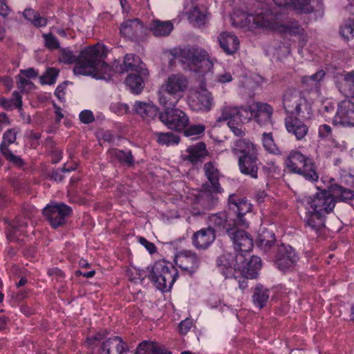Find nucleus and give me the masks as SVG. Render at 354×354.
Returning a JSON list of instances; mask_svg holds the SVG:
<instances>
[{
	"mask_svg": "<svg viewBox=\"0 0 354 354\" xmlns=\"http://www.w3.org/2000/svg\"><path fill=\"white\" fill-rule=\"evenodd\" d=\"M120 35L129 39H137L145 34L143 24L138 19L124 21L120 28Z\"/></svg>",
	"mask_w": 354,
	"mask_h": 354,
	"instance_id": "21",
	"label": "nucleus"
},
{
	"mask_svg": "<svg viewBox=\"0 0 354 354\" xmlns=\"http://www.w3.org/2000/svg\"><path fill=\"white\" fill-rule=\"evenodd\" d=\"M251 120L249 110L246 106H234L225 103L218 109L217 122H227V124L237 137L245 135L241 125Z\"/></svg>",
	"mask_w": 354,
	"mask_h": 354,
	"instance_id": "5",
	"label": "nucleus"
},
{
	"mask_svg": "<svg viewBox=\"0 0 354 354\" xmlns=\"http://www.w3.org/2000/svg\"><path fill=\"white\" fill-rule=\"evenodd\" d=\"M64 86L59 85V86L57 87V88L55 90V94L57 96V97L59 100H62L64 97Z\"/></svg>",
	"mask_w": 354,
	"mask_h": 354,
	"instance_id": "62",
	"label": "nucleus"
},
{
	"mask_svg": "<svg viewBox=\"0 0 354 354\" xmlns=\"http://www.w3.org/2000/svg\"><path fill=\"white\" fill-rule=\"evenodd\" d=\"M217 264L223 274L227 278L237 279L244 277L254 279L257 277L261 268V260L256 256L249 259L246 253H227L218 257Z\"/></svg>",
	"mask_w": 354,
	"mask_h": 354,
	"instance_id": "4",
	"label": "nucleus"
},
{
	"mask_svg": "<svg viewBox=\"0 0 354 354\" xmlns=\"http://www.w3.org/2000/svg\"><path fill=\"white\" fill-rule=\"evenodd\" d=\"M136 354H171V353L158 343L145 341L138 345Z\"/></svg>",
	"mask_w": 354,
	"mask_h": 354,
	"instance_id": "34",
	"label": "nucleus"
},
{
	"mask_svg": "<svg viewBox=\"0 0 354 354\" xmlns=\"http://www.w3.org/2000/svg\"><path fill=\"white\" fill-rule=\"evenodd\" d=\"M353 193L340 186L331 187L329 191L323 190L313 197L306 198V223L316 232L324 227L325 215L333 211L335 207V198L341 200L351 198Z\"/></svg>",
	"mask_w": 354,
	"mask_h": 354,
	"instance_id": "3",
	"label": "nucleus"
},
{
	"mask_svg": "<svg viewBox=\"0 0 354 354\" xmlns=\"http://www.w3.org/2000/svg\"><path fill=\"white\" fill-rule=\"evenodd\" d=\"M228 205L230 210L237 214L236 225L248 227L243 216L252 211V205L246 198L232 194L229 196Z\"/></svg>",
	"mask_w": 354,
	"mask_h": 354,
	"instance_id": "15",
	"label": "nucleus"
},
{
	"mask_svg": "<svg viewBox=\"0 0 354 354\" xmlns=\"http://www.w3.org/2000/svg\"><path fill=\"white\" fill-rule=\"evenodd\" d=\"M23 15L26 19L36 27L45 26L47 24V21L44 17H41L38 12L31 8L26 9Z\"/></svg>",
	"mask_w": 354,
	"mask_h": 354,
	"instance_id": "41",
	"label": "nucleus"
},
{
	"mask_svg": "<svg viewBox=\"0 0 354 354\" xmlns=\"http://www.w3.org/2000/svg\"><path fill=\"white\" fill-rule=\"evenodd\" d=\"M283 104L287 113L299 114L304 111L310 114L311 108L304 96L296 91H287L283 97Z\"/></svg>",
	"mask_w": 354,
	"mask_h": 354,
	"instance_id": "11",
	"label": "nucleus"
},
{
	"mask_svg": "<svg viewBox=\"0 0 354 354\" xmlns=\"http://www.w3.org/2000/svg\"><path fill=\"white\" fill-rule=\"evenodd\" d=\"M339 33L345 39L354 37V19L346 21L341 27Z\"/></svg>",
	"mask_w": 354,
	"mask_h": 354,
	"instance_id": "48",
	"label": "nucleus"
},
{
	"mask_svg": "<svg viewBox=\"0 0 354 354\" xmlns=\"http://www.w3.org/2000/svg\"><path fill=\"white\" fill-rule=\"evenodd\" d=\"M331 127L328 124H322L319 128V136L322 138H328L331 136Z\"/></svg>",
	"mask_w": 354,
	"mask_h": 354,
	"instance_id": "60",
	"label": "nucleus"
},
{
	"mask_svg": "<svg viewBox=\"0 0 354 354\" xmlns=\"http://www.w3.org/2000/svg\"><path fill=\"white\" fill-rule=\"evenodd\" d=\"M127 274L129 277V279L133 281L143 279L145 274L142 270L137 269L135 267H129L127 271Z\"/></svg>",
	"mask_w": 354,
	"mask_h": 354,
	"instance_id": "54",
	"label": "nucleus"
},
{
	"mask_svg": "<svg viewBox=\"0 0 354 354\" xmlns=\"http://www.w3.org/2000/svg\"><path fill=\"white\" fill-rule=\"evenodd\" d=\"M10 13V9L7 4L5 3V0H0V15L6 17Z\"/></svg>",
	"mask_w": 354,
	"mask_h": 354,
	"instance_id": "61",
	"label": "nucleus"
},
{
	"mask_svg": "<svg viewBox=\"0 0 354 354\" xmlns=\"http://www.w3.org/2000/svg\"><path fill=\"white\" fill-rule=\"evenodd\" d=\"M239 253H248L253 248V240L245 231L233 230L228 234Z\"/></svg>",
	"mask_w": 354,
	"mask_h": 354,
	"instance_id": "19",
	"label": "nucleus"
},
{
	"mask_svg": "<svg viewBox=\"0 0 354 354\" xmlns=\"http://www.w3.org/2000/svg\"><path fill=\"white\" fill-rule=\"evenodd\" d=\"M133 111L146 120H153L158 114V109L151 102H135Z\"/></svg>",
	"mask_w": 354,
	"mask_h": 354,
	"instance_id": "30",
	"label": "nucleus"
},
{
	"mask_svg": "<svg viewBox=\"0 0 354 354\" xmlns=\"http://www.w3.org/2000/svg\"><path fill=\"white\" fill-rule=\"evenodd\" d=\"M107 50L103 44H97L84 49L76 57L68 49L60 51L59 59L64 64L76 62L73 68L75 75L91 76L97 80H109L114 73L113 69L104 62Z\"/></svg>",
	"mask_w": 354,
	"mask_h": 354,
	"instance_id": "2",
	"label": "nucleus"
},
{
	"mask_svg": "<svg viewBox=\"0 0 354 354\" xmlns=\"http://www.w3.org/2000/svg\"><path fill=\"white\" fill-rule=\"evenodd\" d=\"M8 124V119L5 113H0V131L3 125Z\"/></svg>",
	"mask_w": 354,
	"mask_h": 354,
	"instance_id": "63",
	"label": "nucleus"
},
{
	"mask_svg": "<svg viewBox=\"0 0 354 354\" xmlns=\"http://www.w3.org/2000/svg\"><path fill=\"white\" fill-rule=\"evenodd\" d=\"M333 122L344 127H354V103L351 100L346 99L338 104Z\"/></svg>",
	"mask_w": 354,
	"mask_h": 354,
	"instance_id": "14",
	"label": "nucleus"
},
{
	"mask_svg": "<svg viewBox=\"0 0 354 354\" xmlns=\"http://www.w3.org/2000/svg\"><path fill=\"white\" fill-rule=\"evenodd\" d=\"M279 252V256L277 260L279 269L286 272L293 268L298 259L293 248L290 245H282Z\"/></svg>",
	"mask_w": 354,
	"mask_h": 354,
	"instance_id": "22",
	"label": "nucleus"
},
{
	"mask_svg": "<svg viewBox=\"0 0 354 354\" xmlns=\"http://www.w3.org/2000/svg\"><path fill=\"white\" fill-rule=\"evenodd\" d=\"M230 19L234 26L245 27L254 33L265 31H279L290 34L299 32L297 24H285L282 15L263 2H257L250 13L234 10Z\"/></svg>",
	"mask_w": 354,
	"mask_h": 354,
	"instance_id": "1",
	"label": "nucleus"
},
{
	"mask_svg": "<svg viewBox=\"0 0 354 354\" xmlns=\"http://www.w3.org/2000/svg\"><path fill=\"white\" fill-rule=\"evenodd\" d=\"M55 113L56 115V120L57 122H59L64 117V115L62 113V109L57 106H55Z\"/></svg>",
	"mask_w": 354,
	"mask_h": 354,
	"instance_id": "64",
	"label": "nucleus"
},
{
	"mask_svg": "<svg viewBox=\"0 0 354 354\" xmlns=\"http://www.w3.org/2000/svg\"><path fill=\"white\" fill-rule=\"evenodd\" d=\"M207 156L208 151L205 144L197 142L195 145L187 147L185 150L182 151L180 158L184 161L194 164L202 161Z\"/></svg>",
	"mask_w": 354,
	"mask_h": 354,
	"instance_id": "20",
	"label": "nucleus"
},
{
	"mask_svg": "<svg viewBox=\"0 0 354 354\" xmlns=\"http://www.w3.org/2000/svg\"><path fill=\"white\" fill-rule=\"evenodd\" d=\"M147 76L148 75L132 72L128 75L125 80L126 86L129 87L132 93L139 94L145 87V79Z\"/></svg>",
	"mask_w": 354,
	"mask_h": 354,
	"instance_id": "32",
	"label": "nucleus"
},
{
	"mask_svg": "<svg viewBox=\"0 0 354 354\" xmlns=\"http://www.w3.org/2000/svg\"><path fill=\"white\" fill-rule=\"evenodd\" d=\"M179 59L184 69L204 71L212 66L207 53L201 49H183L180 52Z\"/></svg>",
	"mask_w": 354,
	"mask_h": 354,
	"instance_id": "8",
	"label": "nucleus"
},
{
	"mask_svg": "<svg viewBox=\"0 0 354 354\" xmlns=\"http://www.w3.org/2000/svg\"><path fill=\"white\" fill-rule=\"evenodd\" d=\"M174 28L170 21L153 20L149 26V30L156 37H165L169 35Z\"/></svg>",
	"mask_w": 354,
	"mask_h": 354,
	"instance_id": "35",
	"label": "nucleus"
},
{
	"mask_svg": "<svg viewBox=\"0 0 354 354\" xmlns=\"http://www.w3.org/2000/svg\"><path fill=\"white\" fill-rule=\"evenodd\" d=\"M22 104L21 97L17 92H14L13 99L8 100L0 97V105L5 109H11L12 106L20 108Z\"/></svg>",
	"mask_w": 354,
	"mask_h": 354,
	"instance_id": "47",
	"label": "nucleus"
},
{
	"mask_svg": "<svg viewBox=\"0 0 354 354\" xmlns=\"http://www.w3.org/2000/svg\"><path fill=\"white\" fill-rule=\"evenodd\" d=\"M155 135L156 136L157 138V142L160 145H165L169 146L177 145L179 142V138L171 132H156L155 133Z\"/></svg>",
	"mask_w": 354,
	"mask_h": 354,
	"instance_id": "43",
	"label": "nucleus"
},
{
	"mask_svg": "<svg viewBox=\"0 0 354 354\" xmlns=\"http://www.w3.org/2000/svg\"><path fill=\"white\" fill-rule=\"evenodd\" d=\"M17 131L14 129H10L3 134V142L0 145V148H8L7 145L13 143L16 140Z\"/></svg>",
	"mask_w": 354,
	"mask_h": 354,
	"instance_id": "52",
	"label": "nucleus"
},
{
	"mask_svg": "<svg viewBox=\"0 0 354 354\" xmlns=\"http://www.w3.org/2000/svg\"><path fill=\"white\" fill-rule=\"evenodd\" d=\"M138 241H139V243L142 245H143L150 254H153L156 252V248L153 243L149 242V241H147L146 239H145L143 237H140Z\"/></svg>",
	"mask_w": 354,
	"mask_h": 354,
	"instance_id": "58",
	"label": "nucleus"
},
{
	"mask_svg": "<svg viewBox=\"0 0 354 354\" xmlns=\"http://www.w3.org/2000/svg\"><path fill=\"white\" fill-rule=\"evenodd\" d=\"M111 153L113 154L120 162L131 165L133 162V157L129 151H124L118 149H113Z\"/></svg>",
	"mask_w": 354,
	"mask_h": 354,
	"instance_id": "51",
	"label": "nucleus"
},
{
	"mask_svg": "<svg viewBox=\"0 0 354 354\" xmlns=\"http://www.w3.org/2000/svg\"><path fill=\"white\" fill-rule=\"evenodd\" d=\"M275 242V236L272 231L261 229L259 234L256 243L257 245L264 250L270 249Z\"/></svg>",
	"mask_w": 354,
	"mask_h": 354,
	"instance_id": "39",
	"label": "nucleus"
},
{
	"mask_svg": "<svg viewBox=\"0 0 354 354\" xmlns=\"http://www.w3.org/2000/svg\"><path fill=\"white\" fill-rule=\"evenodd\" d=\"M209 225L216 227L218 230L226 231L227 234L232 230V227L236 225L234 219L227 216L225 212H219L209 216Z\"/></svg>",
	"mask_w": 354,
	"mask_h": 354,
	"instance_id": "25",
	"label": "nucleus"
},
{
	"mask_svg": "<svg viewBox=\"0 0 354 354\" xmlns=\"http://www.w3.org/2000/svg\"><path fill=\"white\" fill-rule=\"evenodd\" d=\"M187 18L190 23L201 26L205 24L208 12L204 7L192 6V10L187 12Z\"/></svg>",
	"mask_w": 354,
	"mask_h": 354,
	"instance_id": "38",
	"label": "nucleus"
},
{
	"mask_svg": "<svg viewBox=\"0 0 354 354\" xmlns=\"http://www.w3.org/2000/svg\"><path fill=\"white\" fill-rule=\"evenodd\" d=\"M249 110V116L254 118L260 125L268 124L273 113L272 107L268 103L254 102L246 106Z\"/></svg>",
	"mask_w": 354,
	"mask_h": 354,
	"instance_id": "17",
	"label": "nucleus"
},
{
	"mask_svg": "<svg viewBox=\"0 0 354 354\" xmlns=\"http://www.w3.org/2000/svg\"><path fill=\"white\" fill-rule=\"evenodd\" d=\"M257 155L241 156L239 159V166L242 174L249 175L253 178H257L258 164Z\"/></svg>",
	"mask_w": 354,
	"mask_h": 354,
	"instance_id": "29",
	"label": "nucleus"
},
{
	"mask_svg": "<svg viewBox=\"0 0 354 354\" xmlns=\"http://www.w3.org/2000/svg\"><path fill=\"white\" fill-rule=\"evenodd\" d=\"M215 240L214 230L212 227H207L198 230L192 237L194 245L198 249H206Z\"/></svg>",
	"mask_w": 354,
	"mask_h": 354,
	"instance_id": "26",
	"label": "nucleus"
},
{
	"mask_svg": "<svg viewBox=\"0 0 354 354\" xmlns=\"http://www.w3.org/2000/svg\"><path fill=\"white\" fill-rule=\"evenodd\" d=\"M38 75V72L34 68H30L27 70H21L18 76L17 86L19 89L24 91H30L34 88L33 84L28 80V78L36 77Z\"/></svg>",
	"mask_w": 354,
	"mask_h": 354,
	"instance_id": "37",
	"label": "nucleus"
},
{
	"mask_svg": "<svg viewBox=\"0 0 354 354\" xmlns=\"http://www.w3.org/2000/svg\"><path fill=\"white\" fill-rule=\"evenodd\" d=\"M124 66L127 71L136 72L144 75H149L148 70L140 58L133 54H128L125 56Z\"/></svg>",
	"mask_w": 354,
	"mask_h": 354,
	"instance_id": "31",
	"label": "nucleus"
},
{
	"mask_svg": "<svg viewBox=\"0 0 354 354\" xmlns=\"http://www.w3.org/2000/svg\"><path fill=\"white\" fill-rule=\"evenodd\" d=\"M335 78L339 91L354 97V71L337 73Z\"/></svg>",
	"mask_w": 354,
	"mask_h": 354,
	"instance_id": "23",
	"label": "nucleus"
},
{
	"mask_svg": "<svg viewBox=\"0 0 354 354\" xmlns=\"http://www.w3.org/2000/svg\"><path fill=\"white\" fill-rule=\"evenodd\" d=\"M221 48L228 55L234 54L239 47L238 37L228 32H223L218 37Z\"/></svg>",
	"mask_w": 354,
	"mask_h": 354,
	"instance_id": "28",
	"label": "nucleus"
},
{
	"mask_svg": "<svg viewBox=\"0 0 354 354\" xmlns=\"http://www.w3.org/2000/svg\"><path fill=\"white\" fill-rule=\"evenodd\" d=\"M187 102L192 110L201 112H209L215 104L212 93L203 86L190 91Z\"/></svg>",
	"mask_w": 354,
	"mask_h": 354,
	"instance_id": "9",
	"label": "nucleus"
},
{
	"mask_svg": "<svg viewBox=\"0 0 354 354\" xmlns=\"http://www.w3.org/2000/svg\"><path fill=\"white\" fill-rule=\"evenodd\" d=\"M326 73L323 70H319L312 75L304 76L301 82L306 86H316L324 77Z\"/></svg>",
	"mask_w": 354,
	"mask_h": 354,
	"instance_id": "46",
	"label": "nucleus"
},
{
	"mask_svg": "<svg viewBox=\"0 0 354 354\" xmlns=\"http://www.w3.org/2000/svg\"><path fill=\"white\" fill-rule=\"evenodd\" d=\"M1 152L9 161L18 166L22 165L23 161L21 158L14 155L8 148H3L1 147Z\"/></svg>",
	"mask_w": 354,
	"mask_h": 354,
	"instance_id": "53",
	"label": "nucleus"
},
{
	"mask_svg": "<svg viewBox=\"0 0 354 354\" xmlns=\"http://www.w3.org/2000/svg\"><path fill=\"white\" fill-rule=\"evenodd\" d=\"M45 45L48 48L57 49L59 44L58 40L52 34L44 35Z\"/></svg>",
	"mask_w": 354,
	"mask_h": 354,
	"instance_id": "55",
	"label": "nucleus"
},
{
	"mask_svg": "<svg viewBox=\"0 0 354 354\" xmlns=\"http://www.w3.org/2000/svg\"><path fill=\"white\" fill-rule=\"evenodd\" d=\"M127 347L119 337L109 338L103 342L100 354H127Z\"/></svg>",
	"mask_w": 354,
	"mask_h": 354,
	"instance_id": "27",
	"label": "nucleus"
},
{
	"mask_svg": "<svg viewBox=\"0 0 354 354\" xmlns=\"http://www.w3.org/2000/svg\"><path fill=\"white\" fill-rule=\"evenodd\" d=\"M162 86L167 91L183 97L188 88L189 80L182 73H172L167 77Z\"/></svg>",
	"mask_w": 354,
	"mask_h": 354,
	"instance_id": "16",
	"label": "nucleus"
},
{
	"mask_svg": "<svg viewBox=\"0 0 354 354\" xmlns=\"http://www.w3.org/2000/svg\"><path fill=\"white\" fill-rule=\"evenodd\" d=\"M234 80L233 74L227 70H223L221 72L217 73L213 80H212V86H215L216 85H225L227 84L230 83Z\"/></svg>",
	"mask_w": 354,
	"mask_h": 354,
	"instance_id": "45",
	"label": "nucleus"
},
{
	"mask_svg": "<svg viewBox=\"0 0 354 354\" xmlns=\"http://www.w3.org/2000/svg\"><path fill=\"white\" fill-rule=\"evenodd\" d=\"M159 118L169 129L178 131L184 130L189 123L187 115L179 109L165 110L160 113Z\"/></svg>",
	"mask_w": 354,
	"mask_h": 354,
	"instance_id": "10",
	"label": "nucleus"
},
{
	"mask_svg": "<svg viewBox=\"0 0 354 354\" xmlns=\"http://www.w3.org/2000/svg\"><path fill=\"white\" fill-rule=\"evenodd\" d=\"M286 169L292 173L301 174L306 179L316 181L318 174L313 161L299 151H292L286 160Z\"/></svg>",
	"mask_w": 354,
	"mask_h": 354,
	"instance_id": "7",
	"label": "nucleus"
},
{
	"mask_svg": "<svg viewBox=\"0 0 354 354\" xmlns=\"http://www.w3.org/2000/svg\"><path fill=\"white\" fill-rule=\"evenodd\" d=\"M174 262L182 270L193 273L198 269L200 259L193 252L182 251L176 255Z\"/></svg>",
	"mask_w": 354,
	"mask_h": 354,
	"instance_id": "18",
	"label": "nucleus"
},
{
	"mask_svg": "<svg viewBox=\"0 0 354 354\" xmlns=\"http://www.w3.org/2000/svg\"><path fill=\"white\" fill-rule=\"evenodd\" d=\"M262 145L265 150L273 154H279L280 151L274 142L271 133H263L262 134Z\"/></svg>",
	"mask_w": 354,
	"mask_h": 354,
	"instance_id": "44",
	"label": "nucleus"
},
{
	"mask_svg": "<svg viewBox=\"0 0 354 354\" xmlns=\"http://www.w3.org/2000/svg\"><path fill=\"white\" fill-rule=\"evenodd\" d=\"M233 150L241 156H256L258 154V147L247 139H240L234 144Z\"/></svg>",
	"mask_w": 354,
	"mask_h": 354,
	"instance_id": "36",
	"label": "nucleus"
},
{
	"mask_svg": "<svg viewBox=\"0 0 354 354\" xmlns=\"http://www.w3.org/2000/svg\"><path fill=\"white\" fill-rule=\"evenodd\" d=\"M110 109L112 111L118 115L127 113L129 110V107L127 104L122 103L112 104L110 106Z\"/></svg>",
	"mask_w": 354,
	"mask_h": 354,
	"instance_id": "56",
	"label": "nucleus"
},
{
	"mask_svg": "<svg viewBox=\"0 0 354 354\" xmlns=\"http://www.w3.org/2000/svg\"><path fill=\"white\" fill-rule=\"evenodd\" d=\"M71 208L63 203H51L44 209L43 214L53 227L64 223L66 217L71 214Z\"/></svg>",
	"mask_w": 354,
	"mask_h": 354,
	"instance_id": "13",
	"label": "nucleus"
},
{
	"mask_svg": "<svg viewBox=\"0 0 354 354\" xmlns=\"http://www.w3.org/2000/svg\"><path fill=\"white\" fill-rule=\"evenodd\" d=\"M184 130V134L187 137L198 136L204 133L205 127L203 124H193Z\"/></svg>",
	"mask_w": 354,
	"mask_h": 354,
	"instance_id": "50",
	"label": "nucleus"
},
{
	"mask_svg": "<svg viewBox=\"0 0 354 354\" xmlns=\"http://www.w3.org/2000/svg\"><path fill=\"white\" fill-rule=\"evenodd\" d=\"M285 124L288 132L295 136L298 140H302L308 132V127L296 117H287L285 120Z\"/></svg>",
	"mask_w": 354,
	"mask_h": 354,
	"instance_id": "24",
	"label": "nucleus"
},
{
	"mask_svg": "<svg viewBox=\"0 0 354 354\" xmlns=\"http://www.w3.org/2000/svg\"><path fill=\"white\" fill-rule=\"evenodd\" d=\"M158 102L165 110H170L174 107L182 98L176 94L167 91L161 85L158 92Z\"/></svg>",
	"mask_w": 354,
	"mask_h": 354,
	"instance_id": "33",
	"label": "nucleus"
},
{
	"mask_svg": "<svg viewBox=\"0 0 354 354\" xmlns=\"http://www.w3.org/2000/svg\"><path fill=\"white\" fill-rule=\"evenodd\" d=\"M204 169L207 178L211 182L214 188L216 191H219L218 184V171L216 166L212 162H207L204 165Z\"/></svg>",
	"mask_w": 354,
	"mask_h": 354,
	"instance_id": "42",
	"label": "nucleus"
},
{
	"mask_svg": "<svg viewBox=\"0 0 354 354\" xmlns=\"http://www.w3.org/2000/svg\"><path fill=\"white\" fill-rule=\"evenodd\" d=\"M80 120L84 124H89L94 121L95 117L90 110H84L79 115Z\"/></svg>",
	"mask_w": 354,
	"mask_h": 354,
	"instance_id": "57",
	"label": "nucleus"
},
{
	"mask_svg": "<svg viewBox=\"0 0 354 354\" xmlns=\"http://www.w3.org/2000/svg\"><path fill=\"white\" fill-rule=\"evenodd\" d=\"M277 8L309 13L322 6L319 0H272Z\"/></svg>",
	"mask_w": 354,
	"mask_h": 354,
	"instance_id": "12",
	"label": "nucleus"
},
{
	"mask_svg": "<svg viewBox=\"0 0 354 354\" xmlns=\"http://www.w3.org/2000/svg\"><path fill=\"white\" fill-rule=\"evenodd\" d=\"M177 277V270L171 263L159 261L152 267L149 278L158 289L167 292L170 290Z\"/></svg>",
	"mask_w": 354,
	"mask_h": 354,
	"instance_id": "6",
	"label": "nucleus"
},
{
	"mask_svg": "<svg viewBox=\"0 0 354 354\" xmlns=\"http://www.w3.org/2000/svg\"><path fill=\"white\" fill-rule=\"evenodd\" d=\"M269 298L268 290L262 286H257L255 288L253 295V302L259 308H262Z\"/></svg>",
	"mask_w": 354,
	"mask_h": 354,
	"instance_id": "40",
	"label": "nucleus"
},
{
	"mask_svg": "<svg viewBox=\"0 0 354 354\" xmlns=\"http://www.w3.org/2000/svg\"><path fill=\"white\" fill-rule=\"evenodd\" d=\"M59 74V71L54 68H49L46 72L40 77L42 84H53Z\"/></svg>",
	"mask_w": 354,
	"mask_h": 354,
	"instance_id": "49",
	"label": "nucleus"
},
{
	"mask_svg": "<svg viewBox=\"0 0 354 354\" xmlns=\"http://www.w3.org/2000/svg\"><path fill=\"white\" fill-rule=\"evenodd\" d=\"M192 322L191 319H186L182 321L179 324V331L181 334H186L192 328Z\"/></svg>",
	"mask_w": 354,
	"mask_h": 354,
	"instance_id": "59",
	"label": "nucleus"
}]
</instances>
